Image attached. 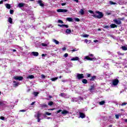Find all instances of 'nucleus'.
<instances>
[{
    "mask_svg": "<svg viewBox=\"0 0 127 127\" xmlns=\"http://www.w3.org/2000/svg\"><path fill=\"white\" fill-rule=\"evenodd\" d=\"M91 77V74L88 73L87 74V78H90Z\"/></svg>",
    "mask_w": 127,
    "mask_h": 127,
    "instance_id": "obj_54",
    "label": "nucleus"
},
{
    "mask_svg": "<svg viewBox=\"0 0 127 127\" xmlns=\"http://www.w3.org/2000/svg\"><path fill=\"white\" fill-rule=\"evenodd\" d=\"M58 22H59V23H64L63 21H62V20H60V19L58 20Z\"/></svg>",
    "mask_w": 127,
    "mask_h": 127,
    "instance_id": "obj_44",
    "label": "nucleus"
},
{
    "mask_svg": "<svg viewBox=\"0 0 127 127\" xmlns=\"http://www.w3.org/2000/svg\"><path fill=\"white\" fill-rule=\"evenodd\" d=\"M41 45H42V46L46 47V46H47L48 45H47V44H46V43H42Z\"/></svg>",
    "mask_w": 127,
    "mask_h": 127,
    "instance_id": "obj_38",
    "label": "nucleus"
},
{
    "mask_svg": "<svg viewBox=\"0 0 127 127\" xmlns=\"http://www.w3.org/2000/svg\"><path fill=\"white\" fill-rule=\"evenodd\" d=\"M20 112H22L23 113H24V112H26V110H20Z\"/></svg>",
    "mask_w": 127,
    "mask_h": 127,
    "instance_id": "obj_56",
    "label": "nucleus"
},
{
    "mask_svg": "<svg viewBox=\"0 0 127 127\" xmlns=\"http://www.w3.org/2000/svg\"><path fill=\"white\" fill-rule=\"evenodd\" d=\"M79 13H80L81 15H84V14H85V11H84V9H81L79 11Z\"/></svg>",
    "mask_w": 127,
    "mask_h": 127,
    "instance_id": "obj_17",
    "label": "nucleus"
},
{
    "mask_svg": "<svg viewBox=\"0 0 127 127\" xmlns=\"http://www.w3.org/2000/svg\"><path fill=\"white\" fill-rule=\"evenodd\" d=\"M0 120H1L2 121H4V117L3 116L0 117Z\"/></svg>",
    "mask_w": 127,
    "mask_h": 127,
    "instance_id": "obj_43",
    "label": "nucleus"
},
{
    "mask_svg": "<svg viewBox=\"0 0 127 127\" xmlns=\"http://www.w3.org/2000/svg\"><path fill=\"white\" fill-rule=\"evenodd\" d=\"M64 95H65V93H61L60 96H61V97H63V96H64Z\"/></svg>",
    "mask_w": 127,
    "mask_h": 127,
    "instance_id": "obj_55",
    "label": "nucleus"
},
{
    "mask_svg": "<svg viewBox=\"0 0 127 127\" xmlns=\"http://www.w3.org/2000/svg\"><path fill=\"white\" fill-rule=\"evenodd\" d=\"M78 60H79V57H76L71 59L70 61H78Z\"/></svg>",
    "mask_w": 127,
    "mask_h": 127,
    "instance_id": "obj_12",
    "label": "nucleus"
},
{
    "mask_svg": "<svg viewBox=\"0 0 127 127\" xmlns=\"http://www.w3.org/2000/svg\"><path fill=\"white\" fill-rule=\"evenodd\" d=\"M62 112V115H64V116H66L67 114H69V112L66 110H64L62 111V110L60 109L56 112V114H59V113Z\"/></svg>",
    "mask_w": 127,
    "mask_h": 127,
    "instance_id": "obj_2",
    "label": "nucleus"
},
{
    "mask_svg": "<svg viewBox=\"0 0 127 127\" xmlns=\"http://www.w3.org/2000/svg\"><path fill=\"white\" fill-rule=\"evenodd\" d=\"M82 82L83 84H87L88 83V80L86 79H83L82 80Z\"/></svg>",
    "mask_w": 127,
    "mask_h": 127,
    "instance_id": "obj_20",
    "label": "nucleus"
},
{
    "mask_svg": "<svg viewBox=\"0 0 127 127\" xmlns=\"http://www.w3.org/2000/svg\"><path fill=\"white\" fill-rule=\"evenodd\" d=\"M2 3H3V0L0 1V4H2Z\"/></svg>",
    "mask_w": 127,
    "mask_h": 127,
    "instance_id": "obj_62",
    "label": "nucleus"
},
{
    "mask_svg": "<svg viewBox=\"0 0 127 127\" xmlns=\"http://www.w3.org/2000/svg\"><path fill=\"white\" fill-rule=\"evenodd\" d=\"M57 12H67L68 10L66 9H58L57 10Z\"/></svg>",
    "mask_w": 127,
    "mask_h": 127,
    "instance_id": "obj_7",
    "label": "nucleus"
},
{
    "mask_svg": "<svg viewBox=\"0 0 127 127\" xmlns=\"http://www.w3.org/2000/svg\"><path fill=\"white\" fill-rule=\"evenodd\" d=\"M66 2L62 3H61V5H62L63 6H64V5H66Z\"/></svg>",
    "mask_w": 127,
    "mask_h": 127,
    "instance_id": "obj_48",
    "label": "nucleus"
},
{
    "mask_svg": "<svg viewBox=\"0 0 127 127\" xmlns=\"http://www.w3.org/2000/svg\"><path fill=\"white\" fill-rule=\"evenodd\" d=\"M66 20L67 21H69V22H74V20H73V18L71 17H67L66 18Z\"/></svg>",
    "mask_w": 127,
    "mask_h": 127,
    "instance_id": "obj_11",
    "label": "nucleus"
},
{
    "mask_svg": "<svg viewBox=\"0 0 127 127\" xmlns=\"http://www.w3.org/2000/svg\"><path fill=\"white\" fill-rule=\"evenodd\" d=\"M62 50H63V51H65V50H66V47H63Z\"/></svg>",
    "mask_w": 127,
    "mask_h": 127,
    "instance_id": "obj_50",
    "label": "nucleus"
},
{
    "mask_svg": "<svg viewBox=\"0 0 127 127\" xmlns=\"http://www.w3.org/2000/svg\"><path fill=\"white\" fill-rule=\"evenodd\" d=\"M37 122L38 123H40V120H41L40 118H37Z\"/></svg>",
    "mask_w": 127,
    "mask_h": 127,
    "instance_id": "obj_58",
    "label": "nucleus"
},
{
    "mask_svg": "<svg viewBox=\"0 0 127 127\" xmlns=\"http://www.w3.org/2000/svg\"><path fill=\"white\" fill-rule=\"evenodd\" d=\"M40 117H41V113L38 112L37 115V118L40 119Z\"/></svg>",
    "mask_w": 127,
    "mask_h": 127,
    "instance_id": "obj_24",
    "label": "nucleus"
},
{
    "mask_svg": "<svg viewBox=\"0 0 127 127\" xmlns=\"http://www.w3.org/2000/svg\"><path fill=\"white\" fill-rule=\"evenodd\" d=\"M49 106H53L54 105V103L53 101H50L49 103H48Z\"/></svg>",
    "mask_w": 127,
    "mask_h": 127,
    "instance_id": "obj_28",
    "label": "nucleus"
},
{
    "mask_svg": "<svg viewBox=\"0 0 127 127\" xmlns=\"http://www.w3.org/2000/svg\"><path fill=\"white\" fill-rule=\"evenodd\" d=\"M78 50H79V49H73V50H71V52H72V53H73V52H75V51H78Z\"/></svg>",
    "mask_w": 127,
    "mask_h": 127,
    "instance_id": "obj_35",
    "label": "nucleus"
},
{
    "mask_svg": "<svg viewBox=\"0 0 127 127\" xmlns=\"http://www.w3.org/2000/svg\"><path fill=\"white\" fill-rule=\"evenodd\" d=\"M46 115L47 116H51L52 114L49 112H46Z\"/></svg>",
    "mask_w": 127,
    "mask_h": 127,
    "instance_id": "obj_46",
    "label": "nucleus"
},
{
    "mask_svg": "<svg viewBox=\"0 0 127 127\" xmlns=\"http://www.w3.org/2000/svg\"><path fill=\"white\" fill-rule=\"evenodd\" d=\"M25 5L26 7H27L28 6V5L24 3H19L18 4V7H20V8L23 7V6H24Z\"/></svg>",
    "mask_w": 127,
    "mask_h": 127,
    "instance_id": "obj_5",
    "label": "nucleus"
},
{
    "mask_svg": "<svg viewBox=\"0 0 127 127\" xmlns=\"http://www.w3.org/2000/svg\"><path fill=\"white\" fill-rule=\"evenodd\" d=\"M109 3L110 4H111V5L113 4H117V3L116 2H114L113 1H109Z\"/></svg>",
    "mask_w": 127,
    "mask_h": 127,
    "instance_id": "obj_30",
    "label": "nucleus"
},
{
    "mask_svg": "<svg viewBox=\"0 0 127 127\" xmlns=\"http://www.w3.org/2000/svg\"><path fill=\"white\" fill-rule=\"evenodd\" d=\"M34 104H35V101L32 102V103L31 104V106H34Z\"/></svg>",
    "mask_w": 127,
    "mask_h": 127,
    "instance_id": "obj_57",
    "label": "nucleus"
},
{
    "mask_svg": "<svg viewBox=\"0 0 127 127\" xmlns=\"http://www.w3.org/2000/svg\"><path fill=\"white\" fill-rule=\"evenodd\" d=\"M0 106H3V103L0 101Z\"/></svg>",
    "mask_w": 127,
    "mask_h": 127,
    "instance_id": "obj_60",
    "label": "nucleus"
},
{
    "mask_svg": "<svg viewBox=\"0 0 127 127\" xmlns=\"http://www.w3.org/2000/svg\"><path fill=\"white\" fill-rule=\"evenodd\" d=\"M126 105H127V102H124V103H123L122 104H121V106H126Z\"/></svg>",
    "mask_w": 127,
    "mask_h": 127,
    "instance_id": "obj_41",
    "label": "nucleus"
},
{
    "mask_svg": "<svg viewBox=\"0 0 127 127\" xmlns=\"http://www.w3.org/2000/svg\"><path fill=\"white\" fill-rule=\"evenodd\" d=\"M64 57H65V58L68 57V54L67 53H65L64 55Z\"/></svg>",
    "mask_w": 127,
    "mask_h": 127,
    "instance_id": "obj_47",
    "label": "nucleus"
},
{
    "mask_svg": "<svg viewBox=\"0 0 127 127\" xmlns=\"http://www.w3.org/2000/svg\"><path fill=\"white\" fill-rule=\"evenodd\" d=\"M32 54L34 56H36V57H37V56H38V55H39V54L37 52H32Z\"/></svg>",
    "mask_w": 127,
    "mask_h": 127,
    "instance_id": "obj_14",
    "label": "nucleus"
},
{
    "mask_svg": "<svg viewBox=\"0 0 127 127\" xmlns=\"http://www.w3.org/2000/svg\"><path fill=\"white\" fill-rule=\"evenodd\" d=\"M13 12H14V11H13V10H10V14H13Z\"/></svg>",
    "mask_w": 127,
    "mask_h": 127,
    "instance_id": "obj_45",
    "label": "nucleus"
},
{
    "mask_svg": "<svg viewBox=\"0 0 127 127\" xmlns=\"http://www.w3.org/2000/svg\"><path fill=\"white\" fill-rule=\"evenodd\" d=\"M114 22L118 24V25H120L122 24V21L120 20H118L117 19L113 20Z\"/></svg>",
    "mask_w": 127,
    "mask_h": 127,
    "instance_id": "obj_8",
    "label": "nucleus"
},
{
    "mask_svg": "<svg viewBox=\"0 0 127 127\" xmlns=\"http://www.w3.org/2000/svg\"><path fill=\"white\" fill-rule=\"evenodd\" d=\"M63 27H65V28H68L69 27V26H68V25H66V24H63Z\"/></svg>",
    "mask_w": 127,
    "mask_h": 127,
    "instance_id": "obj_33",
    "label": "nucleus"
},
{
    "mask_svg": "<svg viewBox=\"0 0 127 127\" xmlns=\"http://www.w3.org/2000/svg\"><path fill=\"white\" fill-rule=\"evenodd\" d=\"M110 27L111 28H116V27H118V25H117L116 24H112L110 25Z\"/></svg>",
    "mask_w": 127,
    "mask_h": 127,
    "instance_id": "obj_15",
    "label": "nucleus"
},
{
    "mask_svg": "<svg viewBox=\"0 0 127 127\" xmlns=\"http://www.w3.org/2000/svg\"><path fill=\"white\" fill-rule=\"evenodd\" d=\"M94 42H95V43L99 42V41L98 40H94Z\"/></svg>",
    "mask_w": 127,
    "mask_h": 127,
    "instance_id": "obj_63",
    "label": "nucleus"
},
{
    "mask_svg": "<svg viewBox=\"0 0 127 127\" xmlns=\"http://www.w3.org/2000/svg\"><path fill=\"white\" fill-rule=\"evenodd\" d=\"M55 110V108H52V109H49V111H54Z\"/></svg>",
    "mask_w": 127,
    "mask_h": 127,
    "instance_id": "obj_59",
    "label": "nucleus"
},
{
    "mask_svg": "<svg viewBox=\"0 0 127 127\" xmlns=\"http://www.w3.org/2000/svg\"><path fill=\"white\" fill-rule=\"evenodd\" d=\"M89 35L87 34H84L83 35V37H88Z\"/></svg>",
    "mask_w": 127,
    "mask_h": 127,
    "instance_id": "obj_49",
    "label": "nucleus"
},
{
    "mask_svg": "<svg viewBox=\"0 0 127 127\" xmlns=\"http://www.w3.org/2000/svg\"><path fill=\"white\" fill-rule=\"evenodd\" d=\"M97 79V76L94 75L91 77V78L90 79V81H94Z\"/></svg>",
    "mask_w": 127,
    "mask_h": 127,
    "instance_id": "obj_16",
    "label": "nucleus"
},
{
    "mask_svg": "<svg viewBox=\"0 0 127 127\" xmlns=\"http://www.w3.org/2000/svg\"><path fill=\"white\" fill-rule=\"evenodd\" d=\"M74 20L75 21L79 22L80 21V19H79L78 18H75Z\"/></svg>",
    "mask_w": 127,
    "mask_h": 127,
    "instance_id": "obj_37",
    "label": "nucleus"
},
{
    "mask_svg": "<svg viewBox=\"0 0 127 127\" xmlns=\"http://www.w3.org/2000/svg\"><path fill=\"white\" fill-rule=\"evenodd\" d=\"M39 94V92H38L34 91L33 92V95H34V96H35V97H37V96Z\"/></svg>",
    "mask_w": 127,
    "mask_h": 127,
    "instance_id": "obj_19",
    "label": "nucleus"
},
{
    "mask_svg": "<svg viewBox=\"0 0 127 127\" xmlns=\"http://www.w3.org/2000/svg\"><path fill=\"white\" fill-rule=\"evenodd\" d=\"M66 33H67V34H70L71 33V29H67L65 31Z\"/></svg>",
    "mask_w": 127,
    "mask_h": 127,
    "instance_id": "obj_22",
    "label": "nucleus"
},
{
    "mask_svg": "<svg viewBox=\"0 0 127 127\" xmlns=\"http://www.w3.org/2000/svg\"><path fill=\"white\" fill-rule=\"evenodd\" d=\"M41 108H48V106L46 104H41Z\"/></svg>",
    "mask_w": 127,
    "mask_h": 127,
    "instance_id": "obj_18",
    "label": "nucleus"
},
{
    "mask_svg": "<svg viewBox=\"0 0 127 127\" xmlns=\"http://www.w3.org/2000/svg\"><path fill=\"white\" fill-rule=\"evenodd\" d=\"M54 42L56 43V44H59V41H57V40L54 39Z\"/></svg>",
    "mask_w": 127,
    "mask_h": 127,
    "instance_id": "obj_32",
    "label": "nucleus"
},
{
    "mask_svg": "<svg viewBox=\"0 0 127 127\" xmlns=\"http://www.w3.org/2000/svg\"><path fill=\"white\" fill-rule=\"evenodd\" d=\"M58 79V77H53L51 79V81H53V82L56 81Z\"/></svg>",
    "mask_w": 127,
    "mask_h": 127,
    "instance_id": "obj_29",
    "label": "nucleus"
},
{
    "mask_svg": "<svg viewBox=\"0 0 127 127\" xmlns=\"http://www.w3.org/2000/svg\"><path fill=\"white\" fill-rule=\"evenodd\" d=\"M95 13H97L98 15H96L95 14L92 15V16L95 17V18H98L99 19H101V18H103V17H104V14H103V12L101 11H95Z\"/></svg>",
    "mask_w": 127,
    "mask_h": 127,
    "instance_id": "obj_1",
    "label": "nucleus"
},
{
    "mask_svg": "<svg viewBox=\"0 0 127 127\" xmlns=\"http://www.w3.org/2000/svg\"><path fill=\"white\" fill-rule=\"evenodd\" d=\"M34 78V75H30L27 76L28 79H33Z\"/></svg>",
    "mask_w": 127,
    "mask_h": 127,
    "instance_id": "obj_23",
    "label": "nucleus"
},
{
    "mask_svg": "<svg viewBox=\"0 0 127 127\" xmlns=\"http://www.w3.org/2000/svg\"><path fill=\"white\" fill-rule=\"evenodd\" d=\"M89 60L90 61H93V60H96V58H90Z\"/></svg>",
    "mask_w": 127,
    "mask_h": 127,
    "instance_id": "obj_39",
    "label": "nucleus"
},
{
    "mask_svg": "<svg viewBox=\"0 0 127 127\" xmlns=\"http://www.w3.org/2000/svg\"><path fill=\"white\" fill-rule=\"evenodd\" d=\"M38 3L40 4V6H44V4L42 3V0H39L38 1Z\"/></svg>",
    "mask_w": 127,
    "mask_h": 127,
    "instance_id": "obj_13",
    "label": "nucleus"
},
{
    "mask_svg": "<svg viewBox=\"0 0 127 127\" xmlns=\"http://www.w3.org/2000/svg\"><path fill=\"white\" fill-rule=\"evenodd\" d=\"M13 83H14L13 84L14 87H18V85H19V83L16 82V81L14 80L13 81Z\"/></svg>",
    "mask_w": 127,
    "mask_h": 127,
    "instance_id": "obj_10",
    "label": "nucleus"
},
{
    "mask_svg": "<svg viewBox=\"0 0 127 127\" xmlns=\"http://www.w3.org/2000/svg\"><path fill=\"white\" fill-rule=\"evenodd\" d=\"M119 79H116L113 81L112 84L114 86H117L119 84Z\"/></svg>",
    "mask_w": 127,
    "mask_h": 127,
    "instance_id": "obj_6",
    "label": "nucleus"
},
{
    "mask_svg": "<svg viewBox=\"0 0 127 127\" xmlns=\"http://www.w3.org/2000/svg\"><path fill=\"white\" fill-rule=\"evenodd\" d=\"M106 102L104 101H102L99 102V105H100L101 106H103V105H104V104Z\"/></svg>",
    "mask_w": 127,
    "mask_h": 127,
    "instance_id": "obj_25",
    "label": "nucleus"
},
{
    "mask_svg": "<svg viewBox=\"0 0 127 127\" xmlns=\"http://www.w3.org/2000/svg\"><path fill=\"white\" fill-rule=\"evenodd\" d=\"M88 12H89L90 13L93 14H95V13H94V11L89 10H88Z\"/></svg>",
    "mask_w": 127,
    "mask_h": 127,
    "instance_id": "obj_36",
    "label": "nucleus"
},
{
    "mask_svg": "<svg viewBox=\"0 0 127 127\" xmlns=\"http://www.w3.org/2000/svg\"><path fill=\"white\" fill-rule=\"evenodd\" d=\"M8 22H9V23L12 24V18H11V17H9L8 19Z\"/></svg>",
    "mask_w": 127,
    "mask_h": 127,
    "instance_id": "obj_21",
    "label": "nucleus"
},
{
    "mask_svg": "<svg viewBox=\"0 0 127 127\" xmlns=\"http://www.w3.org/2000/svg\"><path fill=\"white\" fill-rule=\"evenodd\" d=\"M95 89V85H91L90 88V91H93Z\"/></svg>",
    "mask_w": 127,
    "mask_h": 127,
    "instance_id": "obj_31",
    "label": "nucleus"
},
{
    "mask_svg": "<svg viewBox=\"0 0 127 127\" xmlns=\"http://www.w3.org/2000/svg\"><path fill=\"white\" fill-rule=\"evenodd\" d=\"M89 56H90V57H93L94 56V55L92 54L89 55Z\"/></svg>",
    "mask_w": 127,
    "mask_h": 127,
    "instance_id": "obj_61",
    "label": "nucleus"
},
{
    "mask_svg": "<svg viewBox=\"0 0 127 127\" xmlns=\"http://www.w3.org/2000/svg\"><path fill=\"white\" fill-rule=\"evenodd\" d=\"M115 117H116V119H117V120H119V119L120 118V115H119L116 114V115H115Z\"/></svg>",
    "mask_w": 127,
    "mask_h": 127,
    "instance_id": "obj_34",
    "label": "nucleus"
},
{
    "mask_svg": "<svg viewBox=\"0 0 127 127\" xmlns=\"http://www.w3.org/2000/svg\"><path fill=\"white\" fill-rule=\"evenodd\" d=\"M79 117L81 119H84V118L86 117V115H85V114H84L82 112H79Z\"/></svg>",
    "mask_w": 127,
    "mask_h": 127,
    "instance_id": "obj_9",
    "label": "nucleus"
},
{
    "mask_svg": "<svg viewBox=\"0 0 127 127\" xmlns=\"http://www.w3.org/2000/svg\"><path fill=\"white\" fill-rule=\"evenodd\" d=\"M6 8H8V9H10V4H9V3H6Z\"/></svg>",
    "mask_w": 127,
    "mask_h": 127,
    "instance_id": "obj_27",
    "label": "nucleus"
},
{
    "mask_svg": "<svg viewBox=\"0 0 127 127\" xmlns=\"http://www.w3.org/2000/svg\"><path fill=\"white\" fill-rule=\"evenodd\" d=\"M14 80H17L18 81H22L23 80V76H15L13 77Z\"/></svg>",
    "mask_w": 127,
    "mask_h": 127,
    "instance_id": "obj_3",
    "label": "nucleus"
},
{
    "mask_svg": "<svg viewBox=\"0 0 127 127\" xmlns=\"http://www.w3.org/2000/svg\"><path fill=\"white\" fill-rule=\"evenodd\" d=\"M47 56V54H42V57H44Z\"/></svg>",
    "mask_w": 127,
    "mask_h": 127,
    "instance_id": "obj_53",
    "label": "nucleus"
},
{
    "mask_svg": "<svg viewBox=\"0 0 127 127\" xmlns=\"http://www.w3.org/2000/svg\"><path fill=\"white\" fill-rule=\"evenodd\" d=\"M41 77L43 79H45V75H44V74H42Z\"/></svg>",
    "mask_w": 127,
    "mask_h": 127,
    "instance_id": "obj_51",
    "label": "nucleus"
},
{
    "mask_svg": "<svg viewBox=\"0 0 127 127\" xmlns=\"http://www.w3.org/2000/svg\"><path fill=\"white\" fill-rule=\"evenodd\" d=\"M77 78L78 80H81V79H83V78H84V74L83 73H78L77 75Z\"/></svg>",
    "mask_w": 127,
    "mask_h": 127,
    "instance_id": "obj_4",
    "label": "nucleus"
},
{
    "mask_svg": "<svg viewBox=\"0 0 127 127\" xmlns=\"http://www.w3.org/2000/svg\"><path fill=\"white\" fill-rule=\"evenodd\" d=\"M106 14L107 15H110V14H112V13L107 12L106 13Z\"/></svg>",
    "mask_w": 127,
    "mask_h": 127,
    "instance_id": "obj_52",
    "label": "nucleus"
},
{
    "mask_svg": "<svg viewBox=\"0 0 127 127\" xmlns=\"http://www.w3.org/2000/svg\"><path fill=\"white\" fill-rule=\"evenodd\" d=\"M85 41L86 43H88V42H89V41L87 39H85Z\"/></svg>",
    "mask_w": 127,
    "mask_h": 127,
    "instance_id": "obj_64",
    "label": "nucleus"
},
{
    "mask_svg": "<svg viewBox=\"0 0 127 127\" xmlns=\"http://www.w3.org/2000/svg\"><path fill=\"white\" fill-rule=\"evenodd\" d=\"M104 28H107L108 29V28H110V26L109 25H104Z\"/></svg>",
    "mask_w": 127,
    "mask_h": 127,
    "instance_id": "obj_42",
    "label": "nucleus"
},
{
    "mask_svg": "<svg viewBox=\"0 0 127 127\" xmlns=\"http://www.w3.org/2000/svg\"><path fill=\"white\" fill-rule=\"evenodd\" d=\"M121 48H122V49L123 50H124V51H127V47H126V46H122V47H121Z\"/></svg>",
    "mask_w": 127,
    "mask_h": 127,
    "instance_id": "obj_26",
    "label": "nucleus"
},
{
    "mask_svg": "<svg viewBox=\"0 0 127 127\" xmlns=\"http://www.w3.org/2000/svg\"><path fill=\"white\" fill-rule=\"evenodd\" d=\"M90 57H89V56H86L85 57V59H86V60H90Z\"/></svg>",
    "mask_w": 127,
    "mask_h": 127,
    "instance_id": "obj_40",
    "label": "nucleus"
}]
</instances>
